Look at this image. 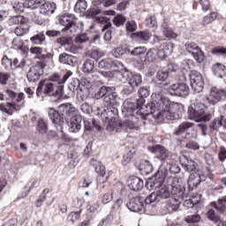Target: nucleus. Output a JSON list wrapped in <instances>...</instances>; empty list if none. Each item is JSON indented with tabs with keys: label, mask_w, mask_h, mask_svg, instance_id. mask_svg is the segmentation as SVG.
<instances>
[{
	"label": "nucleus",
	"mask_w": 226,
	"mask_h": 226,
	"mask_svg": "<svg viewBox=\"0 0 226 226\" xmlns=\"http://www.w3.org/2000/svg\"><path fill=\"white\" fill-rule=\"evenodd\" d=\"M163 90L159 89V91L154 92L152 95V102L147 105L144 103H139V112L149 116L152 114L154 119H157L159 123H163L162 110L165 109L169 103L168 100L162 102Z\"/></svg>",
	"instance_id": "nucleus-1"
},
{
	"label": "nucleus",
	"mask_w": 226,
	"mask_h": 226,
	"mask_svg": "<svg viewBox=\"0 0 226 226\" xmlns=\"http://www.w3.org/2000/svg\"><path fill=\"white\" fill-rule=\"evenodd\" d=\"M72 75H73V72L68 71L61 79H59V75H56V79L53 81L49 79L41 80L36 89V96L39 97L41 93L48 96H59L63 92V87L61 85L64 84Z\"/></svg>",
	"instance_id": "nucleus-2"
},
{
	"label": "nucleus",
	"mask_w": 226,
	"mask_h": 226,
	"mask_svg": "<svg viewBox=\"0 0 226 226\" xmlns=\"http://www.w3.org/2000/svg\"><path fill=\"white\" fill-rule=\"evenodd\" d=\"M59 112L64 117V123L69 124V130L72 133H78L82 128V116L79 109L71 103H63L59 106Z\"/></svg>",
	"instance_id": "nucleus-3"
},
{
	"label": "nucleus",
	"mask_w": 226,
	"mask_h": 226,
	"mask_svg": "<svg viewBox=\"0 0 226 226\" xmlns=\"http://www.w3.org/2000/svg\"><path fill=\"white\" fill-rule=\"evenodd\" d=\"M189 119L195 121L196 123H207L211 121L213 115L211 113H206V105L204 102H198L196 97V103L192 105L188 109Z\"/></svg>",
	"instance_id": "nucleus-4"
},
{
	"label": "nucleus",
	"mask_w": 226,
	"mask_h": 226,
	"mask_svg": "<svg viewBox=\"0 0 226 226\" xmlns=\"http://www.w3.org/2000/svg\"><path fill=\"white\" fill-rule=\"evenodd\" d=\"M168 101V104L162 110L163 121L168 119L170 121H176V119H179V114L183 112L185 107L183 104L179 102H171L169 98L165 97L162 94V102Z\"/></svg>",
	"instance_id": "nucleus-5"
},
{
	"label": "nucleus",
	"mask_w": 226,
	"mask_h": 226,
	"mask_svg": "<svg viewBox=\"0 0 226 226\" xmlns=\"http://www.w3.org/2000/svg\"><path fill=\"white\" fill-rule=\"evenodd\" d=\"M10 26H17L14 29L16 36H26L29 33L27 19L22 15L12 16L8 20Z\"/></svg>",
	"instance_id": "nucleus-6"
},
{
	"label": "nucleus",
	"mask_w": 226,
	"mask_h": 226,
	"mask_svg": "<svg viewBox=\"0 0 226 226\" xmlns=\"http://www.w3.org/2000/svg\"><path fill=\"white\" fill-rule=\"evenodd\" d=\"M116 100H117V93L114 92V87H110L107 95L104 97L105 107L104 115L109 117H114L117 116V108L114 107L116 105Z\"/></svg>",
	"instance_id": "nucleus-7"
},
{
	"label": "nucleus",
	"mask_w": 226,
	"mask_h": 226,
	"mask_svg": "<svg viewBox=\"0 0 226 226\" xmlns=\"http://www.w3.org/2000/svg\"><path fill=\"white\" fill-rule=\"evenodd\" d=\"M168 186L172 195H177L179 199H183L185 196L186 186L183 184V179L177 177H170L168 180Z\"/></svg>",
	"instance_id": "nucleus-8"
},
{
	"label": "nucleus",
	"mask_w": 226,
	"mask_h": 226,
	"mask_svg": "<svg viewBox=\"0 0 226 226\" xmlns=\"http://www.w3.org/2000/svg\"><path fill=\"white\" fill-rule=\"evenodd\" d=\"M170 187L169 184L163 185L157 192H152L148 197L146 198L145 204H153L154 202H160L162 199H170Z\"/></svg>",
	"instance_id": "nucleus-9"
},
{
	"label": "nucleus",
	"mask_w": 226,
	"mask_h": 226,
	"mask_svg": "<svg viewBox=\"0 0 226 226\" xmlns=\"http://www.w3.org/2000/svg\"><path fill=\"white\" fill-rule=\"evenodd\" d=\"M47 66L45 62L41 61L38 62L36 64L30 67L26 78L29 82H36L40 80V77L43 75V69Z\"/></svg>",
	"instance_id": "nucleus-10"
},
{
	"label": "nucleus",
	"mask_w": 226,
	"mask_h": 226,
	"mask_svg": "<svg viewBox=\"0 0 226 226\" xmlns=\"http://www.w3.org/2000/svg\"><path fill=\"white\" fill-rule=\"evenodd\" d=\"M189 79L191 82V87L194 93H202L204 89V79L202 75L197 71H192L189 74Z\"/></svg>",
	"instance_id": "nucleus-11"
},
{
	"label": "nucleus",
	"mask_w": 226,
	"mask_h": 226,
	"mask_svg": "<svg viewBox=\"0 0 226 226\" xmlns=\"http://www.w3.org/2000/svg\"><path fill=\"white\" fill-rule=\"evenodd\" d=\"M168 93L171 94V96L185 97L188 96L190 88L185 83H174L169 87Z\"/></svg>",
	"instance_id": "nucleus-12"
},
{
	"label": "nucleus",
	"mask_w": 226,
	"mask_h": 226,
	"mask_svg": "<svg viewBox=\"0 0 226 226\" xmlns=\"http://www.w3.org/2000/svg\"><path fill=\"white\" fill-rule=\"evenodd\" d=\"M222 96H223L222 90L212 88L209 96L200 94L197 96V102H203L204 103L207 100L208 103H211V105H216V103L222 100Z\"/></svg>",
	"instance_id": "nucleus-13"
},
{
	"label": "nucleus",
	"mask_w": 226,
	"mask_h": 226,
	"mask_svg": "<svg viewBox=\"0 0 226 226\" xmlns=\"http://www.w3.org/2000/svg\"><path fill=\"white\" fill-rule=\"evenodd\" d=\"M120 75L124 80H127L132 89H135V87H139V86L142 84V78L139 74H134L129 71H124L120 73Z\"/></svg>",
	"instance_id": "nucleus-14"
},
{
	"label": "nucleus",
	"mask_w": 226,
	"mask_h": 226,
	"mask_svg": "<svg viewBox=\"0 0 226 226\" xmlns=\"http://www.w3.org/2000/svg\"><path fill=\"white\" fill-rule=\"evenodd\" d=\"M103 116H106L107 121H109L108 125L106 127L107 132H109V133H117L119 132H122L123 130V122L121 121H116L113 117H109V115H106L103 113Z\"/></svg>",
	"instance_id": "nucleus-15"
},
{
	"label": "nucleus",
	"mask_w": 226,
	"mask_h": 226,
	"mask_svg": "<svg viewBox=\"0 0 226 226\" xmlns=\"http://www.w3.org/2000/svg\"><path fill=\"white\" fill-rule=\"evenodd\" d=\"M137 109L140 110V109L144 108H140V102H137V104H135L133 102L125 101L123 104L122 114H124L125 117H133V112H135Z\"/></svg>",
	"instance_id": "nucleus-16"
},
{
	"label": "nucleus",
	"mask_w": 226,
	"mask_h": 226,
	"mask_svg": "<svg viewBox=\"0 0 226 226\" xmlns=\"http://www.w3.org/2000/svg\"><path fill=\"white\" fill-rule=\"evenodd\" d=\"M144 204H147L146 199L142 197H135L129 200L127 207L130 211H132V213H139V211H142Z\"/></svg>",
	"instance_id": "nucleus-17"
},
{
	"label": "nucleus",
	"mask_w": 226,
	"mask_h": 226,
	"mask_svg": "<svg viewBox=\"0 0 226 226\" xmlns=\"http://www.w3.org/2000/svg\"><path fill=\"white\" fill-rule=\"evenodd\" d=\"M148 151L156 154L158 160H160L161 162H166V160H169V157L170 156V152H169L168 150H166L165 147L160 145H156L154 147H148Z\"/></svg>",
	"instance_id": "nucleus-18"
},
{
	"label": "nucleus",
	"mask_w": 226,
	"mask_h": 226,
	"mask_svg": "<svg viewBox=\"0 0 226 226\" xmlns=\"http://www.w3.org/2000/svg\"><path fill=\"white\" fill-rule=\"evenodd\" d=\"M56 10H57V4H56V3L46 2L44 0L39 8V13L41 15H44L45 17H50V15L56 12Z\"/></svg>",
	"instance_id": "nucleus-19"
},
{
	"label": "nucleus",
	"mask_w": 226,
	"mask_h": 226,
	"mask_svg": "<svg viewBox=\"0 0 226 226\" xmlns=\"http://www.w3.org/2000/svg\"><path fill=\"white\" fill-rule=\"evenodd\" d=\"M48 115L49 119L54 123V124H57L58 126H62L64 124V116L61 114L59 111V106H58V111L56 110L54 108H49L48 111Z\"/></svg>",
	"instance_id": "nucleus-20"
},
{
	"label": "nucleus",
	"mask_w": 226,
	"mask_h": 226,
	"mask_svg": "<svg viewBox=\"0 0 226 226\" xmlns=\"http://www.w3.org/2000/svg\"><path fill=\"white\" fill-rule=\"evenodd\" d=\"M58 61L61 63V64L72 67H74L77 63H79V59L75 56L70 55L68 53H61L58 56Z\"/></svg>",
	"instance_id": "nucleus-21"
},
{
	"label": "nucleus",
	"mask_w": 226,
	"mask_h": 226,
	"mask_svg": "<svg viewBox=\"0 0 226 226\" xmlns=\"http://www.w3.org/2000/svg\"><path fill=\"white\" fill-rule=\"evenodd\" d=\"M98 66L101 70H113V72H117L119 66H123V64L119 62H112L110 58H106L99 62Z\"/></svg>",
	"instance_id": "nucleus-22"
},
{
	"label": "nucleus",
	"mask_w": 226,
	"mask_h": 226,
	"mask_svg": "<svg viewBox=\"0 0 226 226\" xmlns=\"http://www.w3.org/2000/svg\"><path fill=\"white\" fill-rule=\"evenodd\" d=\"M174 47L170 43L164 42L160 45L157 50V56L160 59H166L172 54Z\"/></svg>",
	"instance_id": "nucleus-23"
},
{
	"label": "nucleus",
	"mask_w": 226,
	"mask_h": 226,
	"mask_svg": "<svg viewBox=\"0 0 226 226\" xmlns=\"http://www.w3.org/2000/svg\"><path fill=\"white\" fill-rule=\"evenodd\" d=\"M179 206H181V202L176 198L167 200L162 204V207L167 211V213H174V211H177V209H179Z\"/></svg>",
	"instance_id": "nucleus-24"
},
{
	"label": "nucleus",
	"mask_w": 226,
	"mask_h": 226,
	"mask_svg": "<svg viewBox=\"0 0 226 226\" xmlns=\"http://www.w3.org/2000/svg\"><path fill=\"white\" fill-rule=\"evenodd\" d=\"M127 185L130 190H132V192H139V190L144 188V182L142 179L139 178V177H129L127 180Z\"/></svg>",
	"instance_id": "nucleus-25"
},
{
	"label": "nucleus",
	"mask_w": 226,
	"mask_h": 226,
	"mask_svg": "<svg viewBox=\"0 0 226 226\" xmlns=\"http://www.w3.org/2000/svg\"><path fill=\"white\" fill-rule=\"evenodd\" d=\"M127 117L129 118L122 123L123 128H125V130H139V119L134 116Z\"/></svg>",
	"instance_id": "nucleus-26"
},
{
	"label": "nucleus",
	"mask_w": 226,
	"mask_h": 226,
	"mask_svg": "<svg viewBox=\"0 0 226 226\" xmlns=\"http://www.w3.org/2000/svg\"><path fill=\"white\" fill-rule=\"evenodd\" d=\"M20 105L17 104L16 102H7L6 105L4 103L0 104V110L1 112H5L8 116H12V112L10 110H20Z\"/></svg>",
	"instance_id": "nucleus-27"
},
{
	"label": "nucleus",
	"mask_w": 226,
	"mask_h": 226,
	"mask_svg": "<svg viewBox=\"0 0 226 226\" xmlns=\"http://www.w3.org/2000/svg\"><path fill=\"white\" fill-rule=\"evenodd\" d=\"M190 128H193V123L183 122L174 130V135H177V137H180V135H183V133H186V132H189Z\"/></svg>",
	"instance_id": "nucleus-28"
},
{
	"label": "nucleus",
	"mask_w": 226,
	"mask_h": 226,
	"mask_svg": "<svg viewBox=\"0 0 226 226\" xmlns=\"http://www.w3.org/2000/svg\"><path fill=\"white\" fill-rule=\"evenodd\" d=\"M214 75L218 79H225L226 77V66L222 64H215L212 66Z\"/></svg>",
	"instance_id": "nucleus-29"
},
{
	"label": "nucleus",
	"mask_w": 226,
	"mask_h": 226,
	"mask_svg": "<svg viewBox=\"0 0 226 226\" xmlns=\"http://www.w3.org/2000/svg\"><path fill=\"white\" fill-rule=\"evenodd\" d=\"M77 19L74 14L65 13L59 17V24L64 27H68Z\"/></svg>",
	"instance_id": "nucleus-30"
},
{
	"label": "nucleus",
	"mask_w": 226,
	"mask_h": 226,
	"mask_svg": "<svg viewBox=\"0 0 226 226\" xmlns=\"http://www.w3.org/2000/svg\"><path fill=\"white\" fill-rule=\"evenodd\" d=\"M90 165L92 167H94L95 172L101 176V177H104L106 172H105V166L102 164L99 161H96L94 159L90 161Z\"/></svg>",
	"instance_id": "nucleus-31"
},
{
	"label": "nucleus",
	"mask_w": 226,
	"mask_h": 226,
	"mask_svg": "<svg viewBox=\"0 0 226 226\" xmlns=\"http://www.w3.org/2000/svg\"><path fill=\"white\" fill-rule=\"evenodd\" d=\"M139 170L142 172V174H151L153 172V165L149 161H142L139 165Z\"/></svg>",
	"instance_id": "nucleus-32"
},
{
	"label": "nucleus",
	"mask_w": 226,
	"mask_h": 226,
	"mask_svg": "<svg viewBox=\"0 0 226 226\" xmlns=\"http://www.w3.org/2000/svg\"><path fill=\"white\" fill-rule=\"evenodd\" d=\"M37 132L41 135H45L49 132V123L43 118H39L37 123Z\"/></svg>",
	"instance_id": "nucleus-33"
},
{
	"label": "nucleus",
	"mask_w": 226,
	"mask_h": 226,
	"mask_svg": "<svg viewBox=\"0 0 226 226\" xmlns=\"http://www.w3.org/2000/svg\"><path fill=\"white\" fill-rule=\"evenodd\" d=\"M44 0H25L23 6L25 8H32L34 10L36 8L40 9V6L43 4Z\"/></svg>",
	"instance_id": "nucleus-34"
},
{
	"label": "nucleus",
	"mask_w": 226,
	"mask_h": 226,
	"mask_svg": "<svg viewBox=\"0 0 226 226\" xmlns=\"http://www.w3.org/2000/svg\"><path fill=\"white\" fill-rule=\"evenodd\" d=\"M96 22L98 24H104L102 26V31H107V29H110L112 27V23L110 22V19L103 16H99L95 18Z\"/></svg>",
	"instance_id": "nucleus-35"
},
{
	"label": "nucleus",
	"mask_w": 226,
	"mask_h": 226,
	"mask_svg": "<svg viewBox=\"0 0 226 226\" xmlns=\"http://www.w3.org/2000/svg\"><path fill=\"white\" fill-rule=\"evenodd\" d=\"M134 38H137L139 41H147L151 38V33L147 31H139L132 34Z\"/></svg>",
	"instance_id": "nucleus-36"
},
{
	"label": "nucleus",
	"mask_w": 226,
	"mask_h": 226,
	"mask_svg": "<svg viewBox=\"0 0 226 226\" xmlns=\"http://www.w3.org/2000/svg\"><path fill=\"white\" fill-rule=\"evenodd\" d=\"M222 126H223V116L215 118L209 124V128L211 132H215V130H218V128Z\"/></svg>",
	"instance_id": "nucleus-37"
},
{
	"label": "nucleus",
	"mask_w": 226,
	"mask_h": 226,
	"mask_svg": "<svg viewBox=\"0 0 226 226\" xmlns=\"http://www.w3.org/2000/svg\"><path fill=\"white\" fill-rule=\"evenodd\" d=\"M94 70V61L87 59L82 65V72L84 73H91Z\"/></svg>",
	"instance_id": "nucleus-38"
},
{
	"label": "nucleus",
	"mask_w": 226,
	"mask_h": 226,
	"mask_svg": "<svg viewBox=\"0 0 226 226\" xmlns=\"http://www.w3.org/2000/svg\"><path fill=\"white\" fill-rule=\"evenodd\" d=\"M138 93L140 98L138 100V102L146 103L145 98H147V96H149L150 94L149 88H147V87H142L141 88H139Z\"/></svg>",
	"instance_id": "nucleus-39"
},
{
	"label": "nucleus",
	"mask_w": 226,
	"mask_h": 226,
	"mask_svg": "<svg viewBox=\"0 0 226 226\" xmlns=\"http://www.w3.org/2000/svg\"><path fill=\"white\" fill-rule=\"evenodd\" d=\"M30 41L34 43V45H43V43H45V34L42 33L37 34L30 38Z\"/></svg>",
	"instance_id": "nucleus-40"
},
{
	"label": "nucleus",
	"mask_w": 226,
	"mask_h": 226,
	"mask_svg": "<svg viewBox=\"0 0 226 226\" xmlns=\"http://www.w3.org/2000/svg\"><path fill=\"white\" fill-rule=\"evenodd\" d=\"M212 206L213 207H215L219 211V213H222V215H223V213H225L226 211V200H219L217 203H212Z\"/></svg>",
	"instance_id": "nucleus-41"
},
{
	"label": "nucleus",
	"mask_w": 226,
	"mask_h": 226,
	"mask_svg": "<svg viewBox=\"0 0 226 226\" xmlns=\"http://www.w3.org/2000/svg\"><path fill=\"white\" fill-rule=\"evenodd\" d=\"M74 10L78 13H83V11L87 10V2H86V0H78L75 4Z\"/></svg>",
	"instance_id": "nucleus-42"
},
{
	"label": "nucleus",
	"mask_w": 226,
	"mask_h": 226,
	"mask_svg": "<svg viewBox=\"0 0 226 226\" xmlns=\"http://www.w3.org/2000/svg\"><path fill=\"white\" fill-rule=\"evenodd\" d=\"M109 91H110V87H101L95 94L94 98L96 100L105 98V96H107V94H109Z\"/></svg>",
	"instance_id": "nucleus-43"
},
{
	"label": "nucleus",
	"mask_w": 226,
	"mask_h": 226,
	"mask_svg": "<svg viewBox=\"0 0 226 226\" xmlns=\"http://www.w3.org/2000/svg\"><path fill=\"white\" fill-rule=\"evenodd\" d=\"M114 26L116 27H121V26H124V22H126V17L123 14H118L112 20Z\"/></svg>",
	"instance_id": "nucleus-44"
},
{
	"label": "nucleus",
	"mask_w": 226,
	"mask_h": 226,
	"mask_svg": "<svg viewBox=\"0 0 226 226\" xmlns=\"http://www.w3.org/2000/svg\"><path fill=\"white\" fill-rule=\"evenodd\" d=\"M198 138H199V133L195 129H191L190 131L186 132L184 137L185 140H197Z\"/></svg>",
	"instance_id": "nucleus-45"
},
{
	"label": "nucleus",
	"mask_w": 226,
	"mask_h": 226,
	"mask_svg": "<svg viewBox=\"0 0 226 226\" xmlns=\"http://www.w3.org/2000/svg\"><path fill=\"white\" fill-rule=\"evenodd\" d=\"M2 66H4L7 72H11V70H13V62H11V59L8 58V56H4L2 58Z\"/></svg>",
	"instance_id": "nucleus-46"
},
{
	"label": "nucleus",
	"mask_w": 226,
	"mask_h": 226,
	"mask_svg": "<svg viewBox=\"0 0 226 226\" xmlns=\"http://www.w3.org/2000/svg\"><path fill=\"white\" fill-rule=\"evenodd\" d=\"M12 45L14 48L18 49L19 50H21V52H24V50H26V46H24V42L22 41V39H20L19 37L13 39Z\"/></svg>",
	"instance_id": "nucleus-47"
},
{
	"label": "nucleus",
	"mask_w": 226,
	"mask_h": 226,
	"mask_svg": "<svg viewBox=\"0 0 226 226\" xmlns=\"http://www.w3.org/2000/svg\"><path fill=\"white\" fill-rule=\"evenodd\" d=\"M124 54H130V49L126 47H118L113 52V56L116 57H119V56H124Z\"/></svg>",
	"instance_id": "nucleus-48"
},
{
	"label": "nucleus",
	"mask_w": 226,
	"mask_h": 226,
	"mask_svg": "<svg viewBox=\"0 0 226 226\" xmlns=\"http://www.w3.org/2000/svg\"><path fill=\"white\" fill-rule=\"evenodd\" d=\"M207 218L210 220L211 222H214V223H218V222H222L220 220V216L216 215V213H215V210L210 209L207 213Z\"/></svg>",
	"instance_id": "nucleus-49"
},
{
	"label": "nucleus",
	"mask_w": 226,
	"mask_h": 226,
	"mask_svg": "<svg viewBox=\"0 0 226 226\" xmlns=\"http://www.w3.org/2000/svg\"><path fill=\"white\" fill-rule=\"evenodd\" d=\"M181 70H184L185 72H188V70H192L193 68V61L192 60H184L180 64Z\"/></svg>",
	"instance_id": "nucleus-50"
},
{
	"label": "nucleus",
	"mask_w": 226,
	"mask_h": 226,
	"mask_svg": "<svg viewBox=\"0 0 226 226\" xmlns=\"http://www.w3.org/2000/svg\"><path fill=\"white\" fill-rule=\"evenodd\" d=\"M185 168L188 172H193V170H197V162L194 161L189 160L188 158H185Z\"/></svg>",
	"instance_id": "nucleus-51"
},
{
	"label": "nucleus",
	"mask_w": 226,
	"mask_h": 226,
	"mask_svg": "<svg viewBox=\"0 0 226 226\" xmlns=\"http://www.w3.org/2000/svg\"><path fill=\"white\" fill-rule=\"evenodd\" d=\"M192 56L198 63H202V61H204V52L199 48L192 52Z\"/></svg>",
	"instance_id": "nucleus-52"
},
{
	"label": "nucleus",
	"mask_w": 226,
	"mask_h": 226,
	"mask_svg": "<svg viewBox=\"0 0 226 226\" xmlns=\"http://www.w3.org/2000/svg\"><path fill=\"white\" fill-rule=\"evenodd\" d=\"M66 31H69L71 34H75L79 31V26L72 21L70 26L62 29V33H66Z\"/></svg>",
	"instance_id": "nucleus-53"
},
{
	"label": "nucleus",
	"mask_w": 226,
	"mask_h": 226,
	"mask_svg": "<svg viewBox=\"0 0 226 226\" xmlns=\"http://www.w3.org/2000/svg\"><path fill=\"white\" fill-rule=\"evenodd\" d=\"M50 192L49 189H44L42 193L41 194L40 198L37 200L35 206L36 207H41V203L45 202V200L47 199V194Z\"/></svg>",
	"instance_id": "nucleus-54"
},
{
	"label": "nucleus",
	"mask_w": 226,
	"mask_h": 226,
	"mask_svg": "<svg viewBox=\"0 0 226 226\" xmlns=\"http://www.w3.org/2000/svg\"><path fill=\"white\" fill-rule=\"evenodd\" d=\"M216 19V13L212 12L203 18V26H207Z\"/></svg>",
	"instance_id": "nucleus-55"
},
{
	"label": "nucleus",
	"mask_w": 226,
	"mask_h": 226,
	"mask_svg": "<svg viewBox=\"0 0 226 226\" xmlns=\"http://www.w3.org/2000/svg\"><path fill=\"white\" fill-rule=\"evenodd\" d=\"M89 56L92 59H102L105 54L99 49H92L89 53Z\"/></svg>",
	"instance_id": "nucleus-56"
},
{
	"label": "nucleus",
	"mask_w": 226,
	"mask_h": 226,
	"mask_svg": "<svg viewBox=\"0 0 226 226\" xmlns=\"http://www.w3.org/2000/svg\"><path fill=\"white\" fill-rule=\"evenodd\" d=\"M186 223H199L200 222V215H188L185 218Z\"/></svg>",
	"instance_id": "nucleus-57"
},
{
	"label": "nucleus",
	"mask_w": 226,
	"mask_h": 226,
	"mask_svg": "<svg viewBox=\"0 0 226 226\" xmlns=\"http://www.w3.org/2000/svg\"><path fill=\"white\" fill-rule=\"evenodd\" d=\"M185 50H187L189 54H193V52H195L199 49V46L194 42H186L185 44Z\"/></svg>",
	"instance_id": "nucleus-58"
},
{
	"label": "nucleus",
	"mask_w": 226,
	"mask_h": 226,
	"mask_svg": "<svg viewBox=\"0 0 226 226\" xmlns=\"http://www.w3.org/2000/svg\"><path fill=\"white\" fill-rule=\"evenodd\" d=\"M80 219V211L79 212H72L69 214L67 220L68 222H71L72 223H75V222H78V220Z\"/></svg>",
	"instance_id": "nucleus-59"
},
{
	"label": "nucleus",
	"mask_w": 226,
	"mask_h": 226,
	"mask_svg": "<svg viewBox=\"0 0 226 226\" xmlns=\"http://www.w3.org/2000/svg\"><path fill=\"white\" fill-rule=\"evenodd\" d=\"M156 79L159 80V82H165L169 79V72L165 71H159L156 73Z\"/></svg>",
	"instance_id": "nucleus-60"
},
{
	"label": "nucleus",
	"mask_w": 226,
	"mask_h": 226,
	"mask_svg": "<svg viewBox=\"0 0 226 226\" xmlns=\"http://www.w3.org/2000/svg\"><path fill=\"white\" fill-rule=\"evenodd\" d=\"M147 49L145 47H137L132 51L130 50L131 56H142V54H146Z\"/></svg>",
	"instance_id": "nucleus-61"
},
{
	"label": "nucleus",
	"mask_w": 226,
	"mask_h": 226,
	"mask_svg": "<svg viewBox=\"0 0 226 226\" xmlns=\"http://www.w3.org/2000/svg\"><path fill=\"white\" fill-rule=\"evenodd\" d=\"M167 170H169L171 174H179V172H181V168H179L177 164L167 163Z\"/></svg>",
	"instance_id": "nucleus-62"
},
{
	"label": "nucleus",
	"mask_w": 226,
	"mask_h": 226,
	"mask_svg": "<svg viewBox=\"0 0 226 226\" xmlns=\"http://www.w3.org/2000/svg\"><path fill=\"white\" fill-rule=\"evenodd\" d=\"M72 41V37H68V36H63L56 40V43H59L60 45H70Z\"/></svg>",
	"instance_id": "nucleus-63"
},
{
	"label": "nucleus",
	"mask_w": 226,
	"mask_h": 226,
	"mask_svg": "<svg viewBox=\"0 0 226 226\" xmlns=\"http://www.w3.org/2000/svg\"><path fill=\"white\" fill-rule=\"evenodd\" d=\"M145 24L146 26H147V27H154V26H156L157 22H156V17L154 16H151L148 19H147L145 20Z\"/></svg>",
	"instance_id": "nucleus-64"
}]
</instances>
